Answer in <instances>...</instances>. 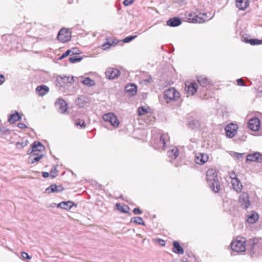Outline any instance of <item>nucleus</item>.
Returning <instances> with one entry per match:
<instances>
[{
	"instance_id": "obj_22",
	"label": "nucleus",
	"mask_w": 262,
	"mask_h": 262,
	"mask_svg": "<svg viewBox=\"0 0 262 262\" xmlns=\"http://www.w3.org/2000/svg\"><path fill=\"white\" fill-rule=\"evenodd\" d=\"M125 91L129 96H133L137 93V86L134 84H128L125 86Z\"/></svg>"
},
{
	"instance_id": "obj_41",
	"label": "nucleus",
	"mask_w": 262,
	"mask_h": 262,
	"mask_svg": "<svg viewBox=\"0 0 262 262\" xmlns=\"http://www.w3.org/2000/svg\"><path fill=\"white\" fill-rule=\"evenodd\" d=\"M148 112L147 108L145 107H140L138 109V113L139 115H143Z\"/></svg>"
},
{
	"instance_id": "obj_27",
	"label": "nucleus",
	"mask_w": 262,
	"mask_h": 262,
	"mask_svg": "<svg viewBox=\"0 0 262 262\" xmlns=\"http://www.w3.org/2000/svg\"><path fill=\"white\" fill-rule=\"evenodd\" d=\"M74 205V203L72 201H63L57 205V207L65 210H70Z\"/></svg>"
},
{
	"instance_id": "obj_14",
	"label": "nucleus",
	"mask_w": 262,
	"mask_h": 262,
	"mask_svg": "<svg viewBox=\"0 0 262 262\" xmlns=\"http://www.w3.org/2000/svg\"><path fill=\"white\" fill-rule=\"evenodd\" d=\"M249 128L253 131H257L260 128V121L257 118H253L248 123Z\"/></svg>"
},
{
	"instance_id": "obj_47",
	"label": "nucleus",
	"mask_w": 262,
	"mask_h": 262,
	"mask_svg": "<svg viewBox=\"0 0 262 262\" xmlns=\"http://www.w3.org/2000/svg\"><path fill=\"white\" fill-rule=\"evenodd\" d=\"M229 177L231 179V180H234V179H237V174L235 171H232L229 173Z\"/></svg>"
},
{
	"instance_id": "obj_34",
	"label": "nucleus",
	"mask_w": 262,
	"mask_h": 262,
	"mask_svg": "<svg viewBox=\"0 0 262 262\" xmlns=\"http://www.w3.org/2000/svg\"><path fill=\"white\" fill-rule=\"evenodd\" d=\"M131 221L138 225H145V224L143 221L142 218L139 216H137L132 218L131 219Z\"/></svg>"
},
{
	"instance_id": "obj_57",
	"label": "nucleus",
	"mask_w": 262,
	"mask_h": 262,
	"mask_svg": "<svg viewBox=\"0 0 262 262\" xmlns=\"http://www.w3.org/2000/svg\"><path fill=\"white\" fill-rule=\"evenodd\" d=\"M42 176L43 178H48L49 176V173L47 172H42Z\"/></svg>"
},
{
	"instance_id": "obj_45",
	"label": "nucleus",
	"mask_w": 262,
	"mask_h": 262,
	"mask_svg": "<svg viewBox=\"0 0 262 262\" xmlns=\"http://www.w3.org/2000/svg\"><path fill=\"white\" fill-rule=\"evenodd\" d=\"M75 124L77 126L79 125L81 128H84L85 127V123L83 120L77 121L76 122Z\"/></svg>"
},
{
	"instance_id": "obj_40",
	"label": "nucleus",
	"mask_w": 262,
	"mask_h": 262,
	"mask_svg": "<svg viewBox=\"0 0 262 262\" xmlns=\"http://www.w3.org/2000/svg\"><path fill=\"white\" fill-rule=\"evenodd\" d=\"M82 59L81 57H77L76 56H71L69 58V60L71 63H75L80 61Z\"/></svg>"
},
{
	"instance_id": "obj_59",
	"label": "nucleus",
	"mask_w": 262,
	"mask_h": 262,
	"mask_svg": "<svg viewBox=\"0 0 262 262\" xmlns=\"http://www.w3.org/2000/svg\"><path fill=\"white\" fill-rule=\"evenodd\" d=\"M81 100V99L80 98H78L76 100V104H79V101Z\"/></svg>"
},
{
	"instance_id": "obj_4",
	"label": "nucleus",
	"mask_w": 262,
	"mask_h": 262,
	"mask_svg": "<svg viewBox=\"0 0 262 262\" xmlns=\"http://www.w3.org/2000/svg\"><path fill=\"white\" fill-rule=\"evenodd\" d=\"M180 97L179 92L174 88H170L164 92V99L169 102V101H176Z\"/></svg>"
},
{
	"instance_id": "obj_1",
	"label": "nucleus",
	"mask_w": 262,
	"mask_h": 262,
	"mask_svg": "<svg viewBox=\"0 0 262 262\" xmlns=\"http://www.w3.org/2000/svg\"><path fill=\"white\" fill-rule=\"evenodd\" d=\"M206 180L210 189L215 193L218 192L220 189V184L215 169H209L206 171Z\"/></svg>"
},
{
	"instance_id": "obj_7",
	"label": "nucleus",
	"mask_w": 262,
	"mask_h": 262,
	"mask_svg": "<svg viewBox=\"0 0 262 262\" xmlns=\"http://www.w3.org/2000/svg\"><path fill=\"white\" fill-rule=\"evenodd\" d=\"M185 18L187 21L191 23H203V18L199 17V15L192 12H187L185 14Z\"/></svg>"
},
{
	"instance_id": "obj_5",
	"label": "nucleus",
	"mask_w": 262,
	"mask_h": 262,
	"mask_svg": "<svg viewBox=\"0 0 262 262\" xmlns=\"http://www.w3.org/2000/svg\"><path fill=\"white\" fill-rule=\"evenodd\" d=\"M71 38V32L67 29L62 28L58 32L57 39L61 42L69 41Z\"/></svg>"
},
{
	"instance_id": "obj_10",
	"label": "nucleus",
	"mask_w": 262,
	"mask_h": 262,
	"mask_svg": "<svg viewBox=\"0 0 262 262\" xmlns=\"http://www.w3.org/2000/svg\"><path fill=\"white\" fill-rule=\"evenodd\" d=\"M31 146V149L28 151V154H31L32 153H39L45 149V146L38 141L34 142Z\"/></svg>"
},
{
	"instance_id": "obj_13",
	"label": "nucleus",
	"mask_w": 262,
	"mask_h": 262,
	"mask_svg": "<svg viewBox=\"0 0 262 262\" xmlns=\"http://www.w3.org/2000/svg\"><path fill=\"white\" fill-rule=\"evenodd\" d=\"M237 129V126L235 124L227 125L225 128L226 136L229 138L233 137L236 134Z\"/></svg>"
},
{
	"instance_id": "obj_43",
	"label": "nucleus",
	"mask_w": 262,
	"mask_h": 262,
	"mask_svg": "<svg viewBox=\"0 0 262 262\" xmlns=\"http://www.w3.org/2000/svg\"><path fill=\"white\" fill-rule=\"evenodd\" d=\"M136 37H137V36H136V35L127 36L126 38H125L124 39H123V41L124 42H129L130 41H132L133 39L136 38Z\"/></svg>"
},
{
	"instance_id": "obj_19",
	"label": "nucleus",
	"mask_w": 262,
	"mask_h": 262,
	"mask_svg": "<svg viewBox=\"0 0 262 262\" xmlns=\"http://www.w3.org/2000/svg\"><path fill=\"white\" fill-rule=\"evenodd\" d=\"M63 190L64 188L62 186L53 184L46 189V192L48 193L52 192H60Z\"/></svg>"
},
{
	"instance_id": "obj_21",
	"label": "nucleus",
	"mask_w": 262,
	"mask_h": 262,
	"mask_svg": "<svg viewBox=\"0 0 262 262\" xmlns=\"http://www.w3.org/2000/svg\"><path fill=\"white\" fill-rule=\"evenodd\" d=\"M28 158L29 163H34L39 161L43 157V154L39 153H32Z\"/></svg>"
},
{
	"instance_id": "obj_17",
	"label": "nucleus",
	"mask_w": 262,
	"mask_h": 262,
	"mask_svg": "<svg viewBox=\"0 0 262 262\" xmlns=\"http://www.w3.org/2000/svg\"><path fill=\"white\" fill-rule=\"evenodd\" d=\"M246 160L261 163L262 162V155L258 152H254L252 154H249L247 156Z\"/></svg>"
},
{
	"instance_id": "obj_12",
	"label": "nucleus",
	"mask_w": 262,
	"mask_h": 262,
	"mask_svg": "<svg viewBox=\"0 0 262 262\" xmlns=\"http://www.w3.org/2000/svg\"><path fill=\"white\" fill-rule=\"evenodd\" d=\"M57 81L61 86H65L68 85V84L72 83L74 81V77L73 76L71 77L68 76H59L57 78Z\"/></svg>"
},
{
	"instance_id": "obj_53",
	"label": "nucleus",
	"mask_w": 262,
	"mask_h": 262,
	"mask_svg": "<svg viewBox=\"0 0 262 262\" xmlns=\"http://www.w3.org/2000/svg\"><path fill=\"white\" fill-rule=\"evenodd\" d=\"M236 81H237V84L238 85H241V86L245 85L244 80H243L242 78H239V79H237Z\"/></svg>"
},
{
	"instance_id": "obj_3",
	"label": "nucleus",
	"mask_w": 262,
	"mask_h": 262,
	"mask_svg": "<svg viewBox=\"0 0 262 262\" xmlns=\"http://www.w3.org/2000/svg\"><path fill=\"white\" fill-rule=\"evenodd\" d=\"M169 141V137L167 134L161 135L157 141L153 139L152 143L155 149L158 150H163L165 147L166 143Z\"/></svg>"
},
{
	"instance_id": "obj_8",
	"label": "nucleus",
	"mask_w": 262,
	"mask_h": 262,
	"mask_svg": "<svg viewBox=\"0 0 262 262\" xmlns=\"http://www.w3.org/2000/svg\"><path fill=\"white\" fill-rule=\"evenodd\" d=\"M197 89L198 84L195 82H187L185 84V91L187 96L193 95L196 92Z\"/></svg>"
},
{
	"instance_id": "obj_58",
	"label": "nucleus",
	"mask_w": 262,
	"mask_h": 262,
	"mask_svg": "<svg viewBox=\"0 0 262 262\" xmlns=\"http://www.w3.org/2000/svg\"><path fill=\"white\" fill-rule=\"evenodd\" d=\"M258 93L259 94L260 96L262 97V90L260 89H259Z\"/></svg>"
},
{
	"instance_id": "obj_37",
	"label": "nucleus",
	"mask_w": 262,
	"mask_h": 262,
	"mask_svg": "<svg viewBox=\"0 0 262 262\" xmlns=\"http://www.w3.org/2000/svg\"><path fill=\"white\" fill-rule=\"evenodd\" d=\"M10 130L4 126H0V135L4 136L9 135Z\"/></svg>"
},
{
	"instance_id": "obj_48",
	"label": "nucleus",
	"mask_w": 262,
	"mask_h": 262,
	"mask_svg": "<svg viewBox=\"0 0 262 262\" xmlns=\"http://www.w3.org/2000/svg\"><path fill=\"white\" fill-rule=\"evenodd\" d=\"M134 2V0H124L123 4L125 6H128L132 5Z\"/></svg>"
},
{
	"instance_id": "obj_35",
	"label": "nucleus",
	"mask_w": 262,
	"mask_h": 262,
	"mask_svg": "<svg viewBox=\"0 0 262 262\" xmlns=\"http://www.w3.org/2000/svg\"><path fill=\"white\" fill-rule=\"evenodd\" d=\"M83 84L91 86L94 84V81L91 79L90 78H85L83 80L81 81Z\"/></svg>"
},
{
	"instance_id": "obj_28",
	"label": "nucleus",
	"mask_w": 262,
	"mask_h": 262,
	"mask_svg": "<svg viewBox=\"0 0 262 262\" xmlns=\"http://www.w3.org/2000/svg\"><path fill=\"white\" fill-rule=\"evenodd\" d=\"M20 119L21 116L19 115V114L17 112L15 111V112L13 114H11L10 115L8 118V121L10 123L12 124L15 123L17 121H18Z\"/></svg>"
},
{
	"instance_id": "obj_33",
	"label": "nucleus",
	"mask_w": 262,
	"mask_h": 262,
	"mask_svg": "<svg viewBox=\"0 0 262 262\" xmlns=\"http://www.w3.org/2000/svg\"><path fill=\"white\" fill-rule=\"evenodd\" d=\"M28 143L27 140H22L21 142H18L16 143V147L18 149L23 148L26 146Z\"/></svg>"
},
{
	"instance_id": "obj_16",
	"label": "nucleus",
	"mask_w": 262,
	"mask_h": 262,
	"mask_svg": "<svg viewBox=\"0 0 262 262\" xmlns=\"http://www.w3.org/2000/svg\"><path fill=\"white\" fill-rule=\"evenodd\" d=\"M208 156L206 154L197 153L195 156V162L198 164H203L208 160Z\"/></svg>"
},
{
	"instance_id": "obj_24",
	"label": "nucleus",
	"mask_w": 262,
	"mask_h": 262,
	"mask_svg": "<svg viewBox=\"0 0 262 262\" xmlns=\"http://www.w3.org/2000/svg\"><path fill=\"white\" fill-rule=\"evenodd\" d=\"M173 248L172 251L178 254H183L184 253V250L180 245L178 241H173L172 243Z\"/></svg>"
},
{
	"instance_id": "obj_42",
	"label": "nucleus",
	"mask_w": 262,
	"mask_h": 262,
	"mask_svg": "<svg viewBox=\"0 0 262 262\" xmlns=\"http://www.w3.org/2000/svg\"><path fill=\"white\" fill-rule=\"evenodd\" d=\"M113 43H114V42H111L110 41L106 42L102 45V48L103 50L108 49L110 48V47L111 46H113Z\"/></svg>"
},
{
	"instance_id": "obj_54",
	"label": "nucleus",
	"mask_w": 262,
	"mask_h": 262,
	"mask_svg": "<svg viewBox=\"0 0 262 262\" xmlns=\"http://www.w3.org/2000/svg\"><path fill=\"white\" fill-rule=\"evenodd\" d=\"M17 126L21 129L26 128L27 127L26 124H25L23 123H18L17 124Z\"/></svg>"
},
{
	"instance_id": "obj_44",
	"label": "nucleus",
	"mask_w": 262,
	"mask_h": 262,
	"mask_svg": "<svg viewBox=\"0 0 262 262\" xmlns=\"http://www.w3.org/2000/svg\"><path fill=\"white\" fill-rule=\"evenodd\" d=\"M68 55H71V51L69 50H67L65 53H64L59 58V60H62V59L66 58Z\"/></svg>"
},
{
	"instance_id": "obj_2",
	"label": "nucleus",
	"mask_w": 262,
	"mask_h": 262,
	"mask_svg": "<svg viewBox=\"0 0 262 262\" xmlns=\"http://www.w3.org/2000/svg\"><path fill=\"white\" fill-rule=\"evenodd\" d=\"M246 239L244 237H238L231 244L232 250L236 252H242L246 250L245 242Z\"/></svg>"
},
{
	"instance_id": "obj_60",
	"label": "nucleus",
	"mask_w": 262,
	"mask_h": 262,
	"mask_svg": "<svg viewBox=\"0 0 262 262\" xmlns=\"http://www.w3.org/2000/svg\"><path fill=\"white\" fill-rule=\"evenodd\" d=\"M190 141L192 142H195V139H191Z\"/></svg>"
},
{
	"instance_id": "obj_9",
	"label": "nucleus",
	"mask_w": 262,
	"mask_h": 262,
	"mask_svg": "<svg viewBox=\"0 0 262 262\" xmlns=\"http://www.w3.org/2000/svg\"><path fill=\"white\" fill-rule=\"evenodd\" d=\"M120 71L116 68H108L105 72V76L108 79H114L120 75Z\"/></svg>"
},
{
	"instance_id": "obj_20",
	"label": "nucleus",
	"mask_w": 262,
	"mask_h": 262,
	"mask_svg": "<svg viewBox=\"0 0 262 262\" xmlns=\"http://www.w3.org/2000/svg\"><path fill=\"white\" fill-rule=\"evenodd\" d=\"M36 92L39 96H43L46 95L49 91L48 86L45 85L38 86L36 88Z\"/></svg>"
},
{
	"instance_id": "obj_49",
	"label": "nucleus",
	"mask_w": 262,
	"mask_h": 262,
	"mask_svg": "<svg viewBox=\"0 0 262 262\" xmlns=\"http://www.w3.org/2000/svg\"><path fill=\"white\" fill-rule=\"evenodd\" d=\"M21 255L24 259H30L31 258V257L29 256L27 253L25 252H22Z\"/></svg>"
},
{
	"instance_id": "obj_38",
	"label": "nucleus",
	"mask_w": 262,
	"mask_h": 262,
	"mask_svg": "<svg viewBox=\"0 0 262 262\" xmlns=\"http://www.w3.org/2000/svg\"><path fill=\"white\" fill-rule=\"evenodd\" d=\"M247 42H249L251 45H257L262 43V40L256 39H250L246 40Z\"/></svg>"
},
{
	"instance_id": "obj_56",
	"label": "nucleus",
	"mask_w": 262,
	"mask_h": 262,
	"mask_svg": "<svg viewBox=\"0 0 262 262\" xmlns=\"http://www.w3.org/2000/svg\"><path fill=\"white\" fill-rule=\"evenodd\" d=\"M5 81V77L4 75H0V85L4 83Z\"/></svg>"
},
{
	"instance_id": "obj_52",
	"label": "nucleus",
	"mask_w": 262,
	"mask_h": 262,
	"mask_svg": "<svg viewBox=\"0 0 262 262\" xmlns=\"http://www.w3.org/2000/svg\"><path fill=\"white\" fill-rule=\"evenodd\" d=\"M133 212L135 214H140L142 213V211L139 208H135L133 209Z\"/></svg>"
},
{
	"instance_id": "obj_29",
	"label": "nucleus",
	"mask_w": 262,
	"mask_h": 262,
	"mask_svg": "<svg viewBox=\"0 0 262 262\" xmlns=\"http://www.w3.org/2000/svg\"><path fill=\"white\" fill-rule=\"evenodd\" d=\"M168 157L175 159L179 155V151L177 147H171L167 152Z\"/></svg>"
},
{
	"instance_id": "obj_51",
	"label": "nucleus",
	"mask_w": 262,
	"mask_h": 262,
	"mask_svg": "<svg viewBox=\"0 0 262 262\" xmlns=\"http://www.w3.org/2000/svg\"><path fill=\"white\" fill-rule=\"evenodd\" d=\"M70 51H71V55H75V54H77L78 53V52L79 51V50H78L77 48H72L71 49V50H69Z\"/></svg>"
},
{
	"instance_id": "obj_36",
	"label": "nucleus",
	"mask_w": 262,
	"mask_h": 262,
	"mask_svg": "<svg viewBox=\"0 0 262 262\" xmlns=\"http://www.w3.org/2000/svg\"><path fill=\"white\" fill-rule=\"evenodd\" d=\"M189 126L192 129H194L199 127L200 126V124L198 120H192L189 121Z\"/></svg>"
},
{
	"instance_id": "obj_31",
	"label": "nucleus",
	"mask_w": 262,
	"mask_h": 262,
	"mask_svg": "<svg viewBox=\"0 0 262 262\" xmlns=\"http://www.w3.org/2000/svg\"><path fill=\"white\" fill-rule=\"evenodd\" d=\"M213 16L214 14H212L210 12L200 13L199 14V17L203 18V23L211 19L213 17Z\"/></svg>"
},
{
	"instance_id": "obj_32",
	"label": "nucleus",
	"mask_w": 262,
	"mask_h": 262,
	"mask_svg": "<svg viewBox=\"0 0 262 262\" xmlns=\"http://www.w3.org/2000/svg\"><path fill=\"white\" fill-rule=\"evenodd\" d=\"M116 208L118 210L120 211L123 213H128L129 208L127 205L122 206L120 203H117L116 204Z\"/></svg>"
},
{
	"instance_id": "obj_46",
	"label": "nucleus",
	"mask_w": 262,
	"mask_h": 262,
	"mask_svg": "<svg viewBox=\"0 0 262 262\" xmlns=\"http://www.w3.org/2000/svg\"><path fill=\"white\" fill-rule=\"evenodd\" d=\"M151 82H152V78H151V76H149L148 77V78L145 79H143L141 82L145 84H147L148 83H151Z\"/></svg>"
},
{
	"instance_id": "obj_15",
	"label": "nucleus",
	"mask_w": 262,
	"mask_h": 262,
	"mask_svg": "<svg viewBox=\"0 0 262 262\" xmlns=\"http://www.w3.org/2000/svg\"><path fill=\"white\" fill-rule=\"evenodd\" d=\"M55 105L59 113L62 114L65 113L67 110V103L61 99H58L55 102Z\"/></svg>"
},
{
	"instance_id": "obj_30",
	"label": "nucleus",
	"mask_w": 262,
	"mask_h": 262,
	"mask_svg": "<svg viewBox=\"0 0 262 262\" xmlns=\"http://www.w3.org/2000/svg\"><path fill=\"white\" fill-rule=\"evenodd\" d=\"M196 78L198 83L203 86H206L209 83L208 79L204 76H198Z\"/></svg>"
},
{
	"instance_id": "obj_26",
	"label": "nucleus",
	"mask_w": 262,
	"mask_h": 262,
	"mask_svg": "<svg viewBox=\"0 0 262 262\" xmlns=\"http://www.w3.org/2000/svg\"><path fill=\"white\" fill-rule=\"evenodd\" d=\"M181 20L178 17H173L170 18L167 21V25L171 27H177L181 24Z\"/></svg>"
},
{
	"instance_id": "obj_25",
	"label": "nucleus",
	"mask_w": 262,
	"mask_h": 262,
	"mask_svg": "<svg viewBox=\"0 0 262 262\" xmlns=\"http://www.w3.org/2000/svg\"><path fill=\"white\" fill-rule=\"evenodd\" d=\"M236 5L239 10H244L249 5V0H236Z\"/></svg>"
},
{
	"instance_id": "obj_23",
	"label": "nucleus",
	"mask_w": 262,
	"mask_h": 262,
	"mask_svg": "<svg viewBox=\"0 0 262 262\" xmlns=\"http://www.w3.org/2000/svg\"><path fill=\"white\" fill-rule=\"evenodd\" d=\"M231 184L233 189L237 192H240L242 191L243 185L238 179L231 180Z\"/></svg>"
},
{
	"instance_id": "obj_6",
	"label": "nucleus",
	"mask_w": 262,
	"mask_h": 262,
	"mask_svg": "<svg viewBox=\"0 0 262 262\" xmlns=\"http://www.w3.org/2000/svg\"><path fill=\"white\" fill-rule=\"evenodd\" d=\"M103 119L105 122L110 123L114 127H117L119 124L117 117L112 113L104 114L103 116Z\"/></svg>"
},
{
	"instance_id": "obj_50",
	"label": "nucleus",
	"mask_w": 262,
	"mask_h": 262,
	"mask_svg": "<svg viewBox=\"0 0 262 262\" xmlns=\"http://www.w3.org/2000/svg\"><path fill=\"white\" fill-rule=\"evenodd\" d=\"M244 154H241L238 152H234L233 156V157L236 158L237 159L243 158Z\"/></svg>"
},
{
	"instance_id": "obj_18",
	"label": "nucleus",
	"mask_w": 262,
	"mask_h": 262,
	"mask_svg": "<svg viewBox=\"0 0 262 262\" xmlns=\"http://www.w3.org/2000/svg\"><path fill=\"white\" fill-rule=\"evenodd\" d=\"M247 221L249 224L256 223L258 219V215L255 211H251L247 213Z\"/></svg>"
},
{
	"instance_id": "obj_11",
	"label": "nucleus",
	"mask_w": 262,
	"mask_h": 262,
	"mask_svg": "<svg viewBox=\"0 0 262 262\" xmlns=\"http://www.w3.org/2000/svg\"><path fill=\"white\" fill-rule=\"evenodd\" d=\"M239 205L244 209H247L250 205L248 194L246 192L242 193L239 198Z\"/></svg>"
},
{
	"instance_id": "obj_39",
	"label": "nucleus",
	"mask_w": 262,
	"mask_h": 262,
	"mask_svg": "<svg viewBox=\"0 0 262 262\" xmlns=\"http://www.w3.org/2000/svg\"><path fill=\"white\" fill-rule=\"evenodd\" d=\"M58 170L57 169V166H53L50 171V175L52 178H55L57 176Z\"/></svg>"
},
{
	"instance_id": "obj_55",
	"label": "nucleus",
	"mask_w": 262,
	"mask_h": 262,
	"mask_svg": "<svg viewBox=\"0 0 262 262\" xmlns=\"http://www.w3.org/2000/svg\"><path fill=\"white\" fill-rule=\"evenodd\" d=\"M157 240L160 245L162 246H164L165 245V242L164 240L160 238H158Z\"/></svg>"
}]
</instances>
